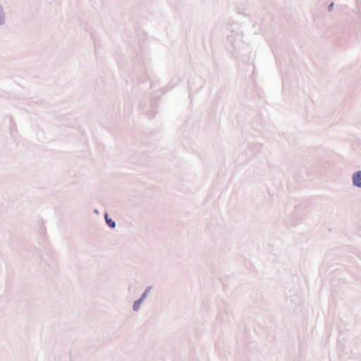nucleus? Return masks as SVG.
<instances>
[{
  "label": "nucleus",
  "mask_w": 361,
  "mask_h": 361,
  "mask_svg": "<svg viewBox=\"0 0 361 361\" xmlns=\"http://www.w3.org/2000/svg\"><path fill=\"white\" fill-rule=\"evenodd\" d=\"M140 307V302H136L135 304H134V310H137Z\"/></svg>",
  "instance_id": "3"
},
{
  "label": "nucleus",
  "mask_w": 361,
  "mask_h": 361,
  "mask_svg": "<svg viewBox=\"0 0 361 361\" xmlns=\"http://www.w3.org/2000/svg\"><path fill=\"white\" fill-rule=\"evenodd\" d=\"M353 180L354 185L361 188V171H358L353 175Z\"/></svg>",
  "instance_id": "1"
},
{
  "label": "nucleus",
  "mask_w": 361,
  "mask_h": 361,
  "mask_svg": "<svg viewBox=\"0 0 361 361\" xmlns=\"http://www.w3.org/2000/svg\"><path fill=\"white\" fill-rule=\"evenodd\" d=\"M105 219H106V221L107 224L110 227H111V228H114L115 227V226H116L115 222L114 221H112L111 219H109L107 214H105Z\"/></svg>",
  "instance_id": "2"
}]
</instances>
